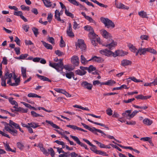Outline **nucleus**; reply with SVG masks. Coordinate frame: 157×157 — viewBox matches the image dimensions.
<instances>
[{"label": "nucleus", "mask_w": 157, "mask_h": 157, "mask_svg": "<svg viewBox=\"0 0 157 157\" xmlns=\"http://www.w3.org/2000/svg\"><path fill=\"white\" fill-rule=\"evenodd\" d=\"M49 65L56 69L58 72H59L61 71H62L63 68H64L66 70L69 71L73 70V68L70 65H65L63 66V62L61 59H60L59 61L57 63H52L50 62Z\"/></svg>", "instance_id": "f257e3e1"}, {"label": "nucleus", "mask_w": 157, "mask_h": 157, "mask_svg": "<svg viewBox=\"0 0 157 157\" xmlns=\"http://www.w3.org/2000/svg\"><path fill=\"white\" fill-rule=\"evenodd\" d=\"M13 74L12 73H9V71L6 69V73L5 75L4 78L5 79H9L7 82V83L12 86H17L18 85L20 82V79L19 78H17V76L14 74L13 78L15 80V82H11V78L12 77Z\"/></svg>", "instance_id": "f03ea898"}, {"label": "nucleus", "mask_w": 157, "mask_h": 157, "mask_svg": "<svg viewBox=\"0 0 157 157\" xmlns=\"http://www.w3.org/2000/svg\"><path fill=\"white\" fill-rule=\"evenodd\" d=\"M100 20L104 24L105 26L108 28H113L115 27V25L113 22L107 18L101 17Z\"/></svg>", "instance_id": "7ed1b4c3"}, {"label": "nucleus", "mask_w": 157, "mask_h": 157, "mask_svg": "<svg viewBox=\"0 0 157 157\" xmlns=\"http://www.w3.org/2000/svg\"><path fill=\"white\" fill-rule=\"evenodd\" d=\"M88 36L90 40L96 39V41L99 44L101 43L100 38L94 33V31L93 32H90L88 34Z\"/></svg>", "instance_id": "20e7f679"}, {"label": "nucleus", "mask_w": 157, "mask_h": 157, "mask_svg": "<svg viewBox=\"0 0 157 157\" xmlns=\"http://www.w3.org/2000/svg\"><path fill=\"white\" fill-rule=\"evenodd\" d=\"M4 128L5 130L14 136H16L17 134V131L14 129H11L10 127L8 126V124H6L5 125Z\"/></svg>", "instance_id": "39448f33"}, {"label": "nucleus", "mask_w": 157, "mask_h": 157, "mask_svg": "<svg viewBox=\"0 0 157 157\" xmlns=\"http://www.w3.org/2000/svg\"><path fill=\"white\" fill-rule=\"evenodd\" d=\"M114 4L115 7L119 9H122L125 10H128L129 7L127 6H125L123 4L118 2L117 0H115L114 2Z\"/></svg>", "instance_id": "423d86ee"}, {"label": "nucleus", "mask_w": 157, "mask_h": 157, "mask_svg": "<svg viewBox=\"0 0 157 157\" xmlns=\"http://www.w3.org/2000/svg\"><path fill=\"white\" fill-rule=\"evenodd\" d=\"M117 45V43L116 42H114L111 38H109L108 44H104L103 45L111 49L113 47H115Z\"/></svg>", "instance_id": "0eeeda50"}, {"label": "nucleus", "mask_w": 157, "mask_h": 157, "mask_svg": "<svg viewBox=\"0 0 157 157\" xmlns=\"http://www.w3.org/2000/svg\"><path fill=\"white\" fill-rule=\"evenodd\" d=\"M128 52L122 50H117L114 53L113 52V56L114 57L117 56H124L127 55Z\"/></svg>", "instance_id": "6e6552de"}, {"label": "nucleus", "mask_w": 157, "mask_h": 157, "mask_svg": "<svg viewBox=\"0 0 157 157\" xmlns=\"http://www.w3.org/2000/svg\"><path fill=\"white\" fill-rule=\"evenodd\" d=\"M79 48L82 52H85L86 50V46L82 39H79Z\"/></svg>", "instance_id": "1a4fd4ad"}, {"label": "nucleus", "mask_w": 157, "mask_h": 157, "mask_svg": "<svg viewBox=\"0 0 157 157\" xmlns=\"http://www.w3.org/2000/svg\"><path fill=\"white\" fill-rule=\"evenodd\" d=\"M100 53L102 55L105 56H109L111 55H113V52L107 49H104L101 50L99 51Z\"/></svg>", "instance_id": "9d476101"}, {"label": "nucleus", "mask_w": 157, "mask_h": 157, "mask_svg": "<svg viewBox=\"0 0 157 157\" xmlns=\"http://www.w3.org/2000/svg\"><path fill=\"white\" fill-rule=\"evenodd\" d=\"M87 129L88 130L90 131L93 132V133H94L95 134H97L96 132H98L101 133L103 135H106L101 130L96 129L94 127L91 128L88 126Z\"/></svg>", "instance_id": "9b49d317"}, {"label": "nucleus", "mask_w": 157, "mask_h": 157, "mask_svg": "<svg viewBox=\"0 0 157 157\" xmlns=\"http://www.w3.org/2000/svg\"><path fill=\"white\" fill-rule=\"evenodd\" d=\"M89 61H92L93 62L102 63L104 61V59L101 57L94 56L92 57Z\"/></svg>", "instance_id": "f8f14e48"}, {"label": "nucleus", "mask_w": 157, "mask_h": 157, "mask_svg": "<svg viewBox=\"0 0 157 157\" xmlns=\"http://www.w3.org/2000/svg\"><path fill=\"white\" fill-rule=\"evenodd\" d=\"M81 86L84 88L90 90L92 89L93 85L91 84L88 83L87 82H83L81 84Z\"/></svg>", "instance_id": "ddd939ff"}, {"label": "nucleus", "mask_w": 157, "mask_h": 157, "mask_svg": "<svg viewBox=\"0 0 157 157\" xmlns=\"http://www.w3.org/2000/svg\"><path fill=\"white\" fill-rule=\"evenodd\" d=\"M71 25V23H68V27L67 29V33L70 37H73L74 36V33L72 30Z\"/></svg>", "instance_id": "4468645a"}, {"label": "nucleus", "mask_w": 157, "mask_h": 157, "mask_svg": "<svg viewBox=\"0 0 157 157\" xmlns=\"http://www.w3.org/2000/svg\"><path fill=\"white\" fill-rule=\"evenodd\" d=\"M72 63L75 66H77L78 65V58L77 56H73L71 59Z\"/></svg>", "instance_id": "2eb2a0df"}, {"label": "nucleus", "mask_w": 157, "mask_h": 157, "mask_svg": "<svg viewBox=\"0 0 157 157\" xmlns=\"http://www.w3.org/2000/svg\"><path fill=\"white\" fill-rule=\"evenodd\" d=\"M55 17L56 20L59 21H61L62 23L64 22L63 20H62L60 19L61 13H59V10H56L55 11Z\"/></svg>", "instance_id": "dca6fc26"}, {"label": "nucleus", "mask_w": 157, "mask_h": 157, "mask_svg": "<svg viewBox=\"0 0 157 157\" xmlns=\"http://www.w3.org/2000/svg\"><path fill=\"white\" fill-rule=\"evenodd\" d=\"M101 33L103 36L106 39L110 38L111 36L110 34L108 33L106 30L102 29L101 30Z\"/></svg>", "instance_id": "f3484780"}, {"label": "nucleus", "mask_w": 157, "mask_h": 157, "mask_svg": "<svg viewBox=\"0 0 157 157\" xmlns=\"http://www.w3.org/2000/svg\"><path fill=\"white\" fill-rule=\"evenodd\" d=\"M8 124V126H10V128H13L14 127L15 128L17 129V128H19V125L18 124L13 122L11 120H10L9 123Z\"/></svg>", "instance_id": "a211bd4d"}, {"label": "nucleus", "mask_w": 157, "mask_h": 157, "mask_svg": "<svg viewBox=\"0 0 157 157\" xmlns=\"http://www.w3.org/2000/svg\"><path fill=\"white\" fill-rule=\"evenodd\" d=\"M80 68L81 70H79V75H85L86 72V71L87 70V67L80 66Z\"/></svg>", "instance_id": "6ab92c4d"}, {"label": "nucleus", "mask_w": 157, "mask_h": 157, "mask_svg": "<svg viewBox=\"0 0 157 157\" xmlns=\"http://www.w3.org/2000/svg\"><path fill=\"white\" fill-rule=\"evenodd\" d=\"M90 146L91 147L90 148L91 150L94 151L95 153L97 154H101V151L97 150L95 146L93 145L92 144H91V145L90 144Z\"/></svg>", "instance_id": "aec40b11"}, {"label": "nucleus", "mask_w": 157, "mask_h": 157, "mask_svg": "<svg viewBox=\"0 0 157 157\" xmlns=\"http://www.w3.org/2000/svg\"><path fill=\"white\" fill-rule=\"evenodd\" d=\"M131 61L127 60L124 59L121 61V65L125 67L131 64Z\"/></svg>", "instance_id": "412c9836"}, {"label": "nucleus", "mask_w": 157, "mask_h": 157, "mask_svg": "<svg viewBox=\"0 0 157 157\" xmlns=\"http://www.w3.org/2000/svg\"><path fill=\"white\" fill-rule=\"evenodd\" d=\"M82 14V15L84 16V17H85V18L88 21H89L90 22L92 23H95V21L93 20V19L90 17L86 15L85 13L83 12H82L81 13Z\"/></svg>", "instance_id": "4be33fe9"}, {"label": "nucleus", "mask_w": 157, "mask_h": 157, "mask_svg": "<svg viewBox=\"0 0 157 157\" xmlns=\"http://www.w3.org/2000/svg\"><path fill=\"white\" fill-rule=\"evenodd\" d=\"M131 113V110H125L124 112L122 113V115L124 117H127L128 116V117H127L128 119H130V115Z\"/></svg>", "instance_id": "5701e85b"}, {"label": "nucleus", "mask_w": 157, "mask_h": 157, "mask_svg": "<svg viewBox=\"0 0 157 157\" xmlns=\"http://www.w3.org/2000/svg\"><path fill=\"white\" fill-rule=\"evenodd\" d=\"M115 83V82L113 80H109L105 82H102L101 83V85H107L108 86H112L113 84Z\"/></svg>", "instance_id": "b1692460"}, {"label": "nucleus", "mask_w": 157, "mask_h": 157, "mask_svg": "<svg viewBox=\"0 0 157 157\" xmlns=\"http://www.w3.org/2000/svg\"><path fill=\"white\" fill-rule=\"evenodd\" d=\"M143 123L147 125H150L152 123V121L148 118H146L143 120Z\"/></svg>", "instance_id": "393cba45"}, {"label": "nucleus", "mask_w": 157, "mask_h": 157, "mask_svg": "<svg viewBox=\"0 0 157 157\" xmlns=\"http://www.w3.org/2000/svg\"><path fill=\"white\" fill-rule=\"evenodd\" d=\"M41 42L43 44L46 48L51 50H52V46L51 44L46 43L43 40L41 41Z\"/></svg>", "instance_id": "a878e982"}, {"label": "nucleus", "mask_w": 157, "mask_h": 157, "mask_svg": "<svg viewBox=\"0 0 157 157\" xmlns=\"http://www.w3.org/2000/svg\"><path fill=\"white\" fill-rule=\"evenodd\" d=\"M37 77L40 80L43 81H48V82H51L50 80H49L48 78L44 77L43 76L40 75L38 74L36 75Z\"/></svg>", "instance_id": "bb28decb"}, {"label": "nucleus", "mask_w": 157, "mask_h": 157, "mask_svg": "<svg viewBox=\"0 0 157 157\" xmlns=\"http://www.w3.org/2000/svg\"><path fill=\"white\" fill-rule=\"evenodd\" d=\"M28 124L31 128H36L40 126L38 123H36L35 122H32L30 123H28Z\"/></svg>", "instance_id": "cd10ccee"}, {"label": "nucleus", "mask_w": 157, "mask_h": 157, "mask_svg": "<svg viewBox=\"0 0 157 157\" xmlns=\"http://www.w3.org/2000/svg\"><path fill=\"white\" fill-rule=\"evenodd\" d=\"M87 120L88 121H89V122H91L92 123L94 124H97L98 125H100L101 126L104 127L105 128H106L107 129H109L108 127L106 126L104 124H102L101 123H98V122H94L93 121L90 120L89 119H88Z\"/></svg>", "instance_id": "c85d7f7f"}, {"label": "nucleus", "mask_w": 157, "mask_h": 157, "mask_svg": "<svg viewBox=\"0 0 157 157\" xmlns=\"http://www.w3.org/2000/svg\"><path fill=\"white\" fill-rule=\"evenodd\" d=\"M89 61V60H87L85 58L83 55L81 56V62L82 64L84 65L87 63Z\"/></svg>", "instance_id": "c756f323"}, {"label": "nucleus", "mask_w": 157, "mask_h": 157, "mask_svg": "<svg viewBox=\"0 0 157 157\" xmlns=\"http://www.w3.org/2000/svg\"><path fill=\"white\" fill-rule=\"evenodd\" d=\"M138 14L140 17L142 18H147V17L146 13L144 11L139 12Z\"/></svg>", "instance_id": "7c9ffc66"}, {"label": "nucleus", "mask_w": 157, "mask_h": 157, "mask_svg": "<svg viewBox=\"0 0 157 157\" xmlns=\"http://www.w3.org/2000/svg\"><path fill=\"white\" fill-rule=\"evenodd\" d=\"M46 122L48 123V124L51 125L54 128H56V129H59V127L58 126H57L56 124H54L53 122L51 121L46 120L45 121Z\"/></svg>", "instance_id": "2f4dec72"}, {"label": "nucleus", "mask_w": 157, "mask_h": 157, "mask_svg": "<svg viewBox=\"0 0 157 157\" xmlns=\"http://www.w3.org/2000/svg\"><path fill=\"white\" fill-rule=\"evenodd\" d=\"M21 103L23 105H25V107L29 108L30 109H33V110H37V109L36 108L31 106V105H30L29 104L26 103L24 102H21Z\"/></svg>", "instance_id": "473e14b6"}, {"label": "nucleus", "mask_w": 157, "mask_h": 157, "mask_svg": "<svg viewBox=\"0 0 157 157\" xmlns=\"http://www.w3.org/2000/svg\"><path fill=\"white\" fill-rule=\"evenodd\" d=\"M84 29L85 30L89 31V33L94 31L93 29L91 26L88 25L84 26Z\"/></svg>", "instance_id": "72a5a7b5"}, {"label": "nucleus", "mask_w": 157, "mask_h": 157, "mask_svg": "<svg viewBox=\"0 0 157 157\" xmlns=\"http://www.w3.org/2000/svg\"><path fill=\"white\" fill-rule=\"evenodd\" d=\"M42 0L43 1L45 6H46L47 7H49L51 6V2L49 0Z\"/></svg>", "instance_id": "f704fd0d"}, {"label": "nucleus", "mask_w": 157, "mask_h": 157, "mask_svg": "<svg viewBox=\"0 0 157 157\" xmlns=\"http://www.w3.org/2000/svg\"><path fill=\"white\" fill-rule=\"evenodd\" d=\"M73 76L74 73L70 71L68 72H66V76L68 79L71 78Z\"/></svg>", "instance_id": "c9c22d12"}, {"label": "nucleus", "mask_w": 157, "mask_h": 157, "mask_svg": "<svg viewBox=\"0 0 157 157\" xmlns=\"http://www.w3.org/2000/svg\"><path fill=\"white\" fill-rule=\"evenodd\" d=\"M26 68L24 67H21V72L23 78H25L26 77Z\"/></svg>", "instance_id": "e433bc0d"}, {"label": "nucleus", "mask_w": 157, "mask_h": 157, "mask_svg": "<svg viewBox=\"0 0 157 157\" xmlns=\"http://www.w3.org/2000/svg\"><path fill=\"white\" fill-rule=\"evenodd\" d=\"M10 102L12 105H17V103L15 100H13L12 97H10L8 98Z\"/></svg>", "instance_id": "4c0bfd02"}, {"label": "nucleus", "mask_w": 157, "mask_h": 157, "mask_svg": "<svg viewBox=\"0 0 157 157\" xmlns=\"http://www.w3.org/2000/svg\"><path fill=\"white\" fill-rule=\"evenodd\" d=\"M139 54L140 55H144L147 52V48H143L139 49Z\"/></svg>", "instance_id": "58836bf2"}, {"label": "nucleus", "mask_w": 157, "mask_h": 157, "mask_svg": "<svg viewBox=\"0 0 157 157\" xmlns=\"http://www.w3.org/2000/svg\"><path fill=\"white\" fill-rule=\"evenodd\" d=\"M40 149L42 151L44 154L47 155H48V152L42 146H40L39 147Z\"/></svg>", "instance_id": "ea45409f"}, {"label": "nucleus", "mask_w": 157, "mask_h": 157, "mask_svg": "<svg viewBox=\"0 0 157 157\" xmlns=\"http://www.w3.org/2000/svg\"><path fill=\"white\" fill-rule=\"evenodd\" d=\"M31 114L33 117H43V116L37 113L36 112L33 111L31 112Z\"/></svg>", "instance_id": "a19ab883"}, {"label": "nucleus", "mask_w": 157, "mask_h": 157, "mask_svg": "<svg viewBox=\"0 0 157 157\" xmlns=\"http://www.w3.org/2000/svg\"><path fill=\"white\" fill-rule=\"evenodd\" d=\"M17 146L21 150H22L24 147V145L20 142H18L17 143Z\"/></svg>", "instance_id": "79ce46f5"}, {"label": "nucleus", "mask_w": 157, "mask_h": 157, "mask_svg": "<svg viewBox=\"0 0 157 157\" xmlns=\"http://www.w3.org/2000/svg\"><path fill=\"white\" fill-rule=\"evenodd\" d=\"M129 79H130L132 80L133 81L135 82H142V80H141L139 79H137L135 77H129Z\"/></svg>", "instance_id": "37998d69"}, {"label": "nucleus", "mask_w": 157, "mask_h": 157, "mask_svg": "<svg viewBox=\"0 0 157 157\" xmlns=\"http://www.w3.org/2000/svg\"><path fill=\"white\" fill-rule=\"evenodd\" d=\"M47 40L50 43L52 44H55V40L52 37H48L47 39Z\"/></svg>", "instance_id": "c03bdc74"}, {"label": "nucleus", "mask_w": 157, "mask_h": 157, "mask_svg": "<svg viewBox=\"0 0 157 157\" xmlns=\"http://www.w3.org/2000/svg\"><path fill=\"white\" fill-rule=\"evenodd\" d=\"M133 106L136 108L140 109H146L147 108V107L145 105L144 106H140L138 105H133Z\"/></svg>", "instance_id": "a18cd8bd"}, {"label": "nucleus", "mask_w": 157, "mask_h": 157, "mask_svg": "<svg viewBox=\"0 0 157 157\" xmlns=\"http://www.w3.org/2000/svg\"><path fill=\"white\" fill-rule=\"evenodd\" d=\"M95 70V68L92 65H90L88 68L87 67V70L89 72L94 71Z\"/></svg>", "instance_id": "49530a36"}, {"label": "nucleus", "mask_w": 157, "mask_h": 157, "mask_svg": "<svg viewBox=\"0 0 157 157\" xmlns=\"http://www.w3.org/2000/svg\"><path fill=\"white\" fill-rule=\"evenodd\" d=\"M60 46L61 47L63 48L65 47V44L63 40L62 36L61 37V40L60 43Z\"/></svg>", "instance_id": "de8ad7c7"}, {"label": "nucleus", "mask_w": 157, "mask_h": 157, "mask_svg": "<svg viewBox=\"0 0 157 157\" xmlns=\"http://www.w3.org/2000/svg\"><path fill=\"white\" fill-rule=\"evenodd\" d=\"M141 112V111L140 110L139 111H138L137 110H135L133 111L130 115V119L131 118H132L135 116L138 112Z\"/></svg>", "instance_id": "09e8293b"}, {"label": "nucleus", "mask_w": 157, "mask_h": 157, "mask_svg": "<svg viewBox=\"0 0 157 157\" xmlns=\"http://www.w3.org/2000/svg\"><path fill=\"white\" fill-rule=\"evenodd\" d=\"M81 2H85L88 5L91 6L93 7H94V5L88 1V0H80Z\"/></svg>", "instance_id": "8fccbe9b"}, {"label": "nucleus", "mask_w": 157, "mask_h": 157, "mask_svg": "<svg viewBox=\"0 0 157 157\" xmlns=\"http://www.w3.org/2000/svg\"><path fill=\"white\" fill-rule=\"evenodd\" d=\"M32 30L35 36H37V35L39 34L38 29L36 28H33L32 29Z\"/></svg>", "instance_id": "3c124183"}, {"label": "nucleus", "mask_w": 157, "mask_h": 157, "mask_svg": "<svg viewBox=\"0 0 157 157\" xmlns=\"http://www.w3.org/2000/svg\"><path fill=\"white\" fill-rule=\"evenodd\" d=\"M55 53L56 54L58 55V56H61L63 55H64L63 52H61L59 50H57L55 51Z\"/></svg>", "instance_id": "603ef678"}, {"label": "nucleus", "mask_w": 157, "mask_h": 157, "mask_svg": "<svg viewBox=\"0 0 157 157\" xmlns=\"http://www.w3.org/2000/svg\"><path fill=\"white\" fill-rule=\"evenodd\" d=\"M4 145L5 149L8 151H10L11 148L10 147L9 145L7 143H4Z\"/></svg>", "instance_id": "864d4df0"}, {"label": "nucleus", "mask_w": 157, "mask_h": 157, "mask_svg": "<svg viewBox=\"0 0 157 157\" xmlns=\"http://www.w3.org/2000/svg\"><path fill=\"white\" fill-rule=\"evenodd\" d=\"M65 14L68 16L70 17H73V14L68 11L66 9H65Z\"/></svg>", "instance_id": "5fc2aeb1"}, {"label": "nucleus", "mask_w": 157, "mask_h": 157, "mask_svg": "<svg viewBox=\"0 0 157 157\" xmlns=\"http://www.w3.org/2000/svg\"><path fill=\"white\" fill-rule=\"evenodd\" d=\"M147 51L149 52L150 53H153L154 54H156V51L153 49L150 48H147Z\"/></svg>", "instance_id": "6e6d98bb"}, {"label": "nucleus", "mask_w": 157, "mask_h": 157, "mask_svg": "<svg viewBox=\"0 0 157 157\" xmlns=\"http://www.w3.org/2000/svg\"><path fill=\"white\" fill-rule=\"evenodd\" d=\"M23 29L26 32L28 31L29 29V27L28 25H23L22 26Z\"/></svg>", "instance_id": "4d7b16f0"}, {"label": "nucleus", "mask_w": 157, "mask_h": 157, "mask_svg": "<svg viewBox=\"0 0 157 157\" xmlns=\"http://www.w3.org/2000/svg\"><path fill=\"white\" fill-rule=\"evenodd\" d=\"M70 2L76 6H78V2L75 0H68Z\"/></svg>", "instance_id": "13d9d810"}, {"label": "nucleus", "mask_w": 157, "mask_h": 157, "mask_svg": "<svg viewBox=\"0 0 157 157\" xmlns=\"http://www.w3.org/2000/svg\"><path fill=\"white\" fill-rule=\"evenodd\" d=\"M13 108L15 110V111L16 112H19L20 111H21V107H18V104H17V105H15L13 107Z\"/></svg>", "instance_id": "bf43d9fd"}, {"label": "nucleus", "mask_w": 157, "mask_h": 157, "mask_svg": "<svg viewBox=\"0 0 157 157\" xmlns=\"http://www.w3.org/2000/svg\"><path fill=\"white\" fill-rule=\"evenodd\" d=\"M48 150L50 152L51 156L53 157L55 155L54 151L52 148H50Z\"/></svg>", "instance_id": "052dcab7"}, {"label": "nucleus", "mask_w": 157, "mask_h": 157, "mask_svg": "<svg viewBox=\"0 0 157 157\" xmlns=\"http://www.w3.org/2000/svg\"><path fill=\"white\" fill-rule=\"evenodd\" d=\"M66 126L67 127L70 128H71L74 130L78 129V128L75 125H67Z\"/></svg>", "instance_id": "680f3d73"}, {"label": "nucleus", "mask_w": 157, "mask_h": 157, "mask_svg": "<svg viewBox=\"0 0 157 157\" xmlns=\"http://www.w3.org/2000/svg\"><path fill=\"white\" fill-rule=\"evenodd\" d=\"M53 15L51 13L48 14L47 19L49 22H50L52 20Z\"/></svg>", "instance_id": "e2e57ef3"}, {"label": "nucleus", "mask_w": 157, "mask_h": 157, "mask_svg": "<svg viewBox=\"0 0 157 157\" xmlns=\"http://www.w3.org/2000/svg\"><path fill=\"white\" fill-rule=\"evenodd\" d=\"M109 145L111 146L112 147H113V148H114L116 149H117V150H118L119 151H121L122 150L121 149H120V148H119L117 146L112 144H109Z\"/></svg>", "instance_id": "0e129e2a"}, {"label": "nucleus", "mask_w": 157, "mask_h": 157, "mask_svg": "<svg viewBox=\"0 0 157 157\" xmlns=\"http://www.w3.org/2000/svg\"><path fill=\"white\" fill-rule=\"evenodd\" d=\"M21 9L23 10H27L28 11L29 10V8L28 6H26L24 5H21Z\"/></svg>", "instance_id": "69168bd1"}, {"label": "nucleus", "mask_w": 157, "mask_h": 157, "mask_svg": "<svg viewBox=\"0 0 157 157\" xmlns=\"http://www.w3.org/2000/svg\"><path fill=\"white\" fill-rule=\"evenodd\" d=\"M154 82V81L151 82L146 83L144 84V86H151L153 85L154 86L156 85H155Z\"/></svg>", "instance_id": "338daca9"}, {"label": "nucleus", "mask_w": 157, "mask_h": 157, "mask_svg": "<svg viewBox=\"0 0 157 157\" xmlns=\"http://www.w3.org/2000/svg\"><path fill=\"white\" fill-rule=\"evenodd\" d=\"M129 47L131 51L133 52H136L137 50L132 45H131Z\"/></svg>", "instance_id": "774afa93"}]
</instances>
